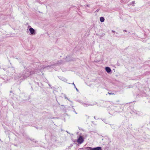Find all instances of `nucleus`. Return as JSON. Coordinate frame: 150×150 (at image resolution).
<instances>
[{
    "label": "nucleus",
    "mask_w": 150,
    "mask_h": 150,
    "mask_svg": "<svg viewBox=\"0 0 150 150\" xmlns=\"http://www.w3.org/2000/svg\"><path fill=\"white\" fill-rule=\"evenodd\" d=\"M33 72H30L28 70H26L25 72L23 74V76L24 78H26L27 77L29 76L30 75L33 74Z\"/></svg>",
    "instance_id": "nucleus-1"
},
{
    "label": "nucleus",
    "mask_w": 150,
    "mask_h": 150,
    "mask_svg": "<svg viewBox=\"0 0 150 150\" xmlns=\"http://www.w3.org/2000/svg\"><path fill=\"white\" fill-rule=\"evenodd\" d=\"M77 141L79 143L81 144L83 141V137L81 136H80L78 139Z\"/></svg>",
    "instance_id": "nucleus-2"
},
{
    "label": "nucleus",
    "mask_w": 150,
    "mask_h": 150,
    "mask_svg": "<svg viewBox=\"0 0 150 150\" xmlns=\"http://www.w3.org/2000/svg\"><path fill=\"white\" fill-rule=\"evenodd\" d=\"M88 150H101V148L100 147H98L95 148L89 147H88Z\"/></svg>",
    "instance_id": "nucleus-3"
},
{
    "label": "nucleus",
    "mask_w": 150,
    "mask_h": 150,
    "mask_svg": "<svg viewBox=\"0 0 150 150\" xmlns=\"http://www.w3.org/2000/svg\"><path fill=\"white\" fill-rule=\"evenodd\" d=\"M29 30L30 33V35H35V30L32 28H30L29 29Z\"/></svg>",
    "instance_id": "nucleus-4"
},
{
    "label": "nucleus",
    "mask_w": 150,
    "mask_h": 150,
    "mask_svg": "<svg viewBox=\"0 0 150 150\" xmlns=\"http://www.w3.org/2000/svg\"><path fill=\"white\" fill-rule=\"evenodd\" d=\"M105 70L107 72L109 73L111 71L110 68L109 67H106L105 68Z\"/></svg>",
    "instance_id": "nucleus-5"
},
{
    "label": "nucleus",
    "mask_w": 150,
    "mask_h": 150,
    "mask_svg": "<svg viewBox=\"0 0 150 150\" xmlns=\"http://www.w3.org/2000/svg\"><path fill=\"white\" fill-rule=\"evenodd\" d=\"M100 21L101 22H103L104 21L105 19H104V18L103 17H101L100 18Z\"/></svg>",
    "instance_id": "nucleus-6"
},
{
    "label": "nucleus",
    "mask_w": 150,
    "mask_h": 150,
    "mask_svg": "<svg viewBox=\"0 0 150 150\" xmlns=\"http://www.w3.org/2000/svg\"><path fill=\"white\" fill-rule=\"evenodd\" d=\"M72 84H73L74 85V87L76 88V91H78V89H77V88H76V87L75 84H74V83H72Z\"/></svg>",
    "instance_id": "nucleus-7"
},
{
    "label": "nucleus",
    "mask_w": 150,
    "mask_h": 150,
    "mask_svg": "<svg viewBox=\"0 0 150 150\" xmlns=\"http://www.w3.org/2000/svg\"><path fill=\"white\" fill-rule=\"evenodd\" d=\"M135 4V3L134 1H132L130 3V4L133 6Z\"/></svg>",
    "instance_id": "nucleus-8"
},
{
    "label": "nucleus",
    "mask_w": 150,
    "mask_h": 150,
    "mask_svg": "<svg viewBox=\"0 0 150 150\" xmlns=\"http://www.w3.org/2000/svg\"><path fill=\"white\" fill-rule=\"evenodd\" d=\"M110 95H114V93H108Z\"/></svg>",
    "instance_id": "nucleus-9"
},
{
    "label": "nucleus",
    "mask_w": 150,
    "mask_h": 150,
    "mask_svg": "<svg viewBox=\"0 0 150 150\" xmlns=\"http://www.w3.org/2000/svg\"><path fill=\"white\" fill-rule=\"evenodd\" d=\"M86 6H87V7H88L89 6V5H87Z\"/></svg>",
    "instance_id": "nucleus-10"
},
{
    "label": "nucleus",
    "mask_w": 150,
    "mask_h": 150,
    "mask_svg": "<svg viewBox=\"0 0 150 150\" xmlns=\"http://www.w3.org/2000/svg\"><path fill=\"white\" fill-rule=\"evenodd\" d=\"M112 31L113 32H115V31H113V30H112Z\"/></svg>",
    "instance_id": "nucleus-11"
}]
</instances>
